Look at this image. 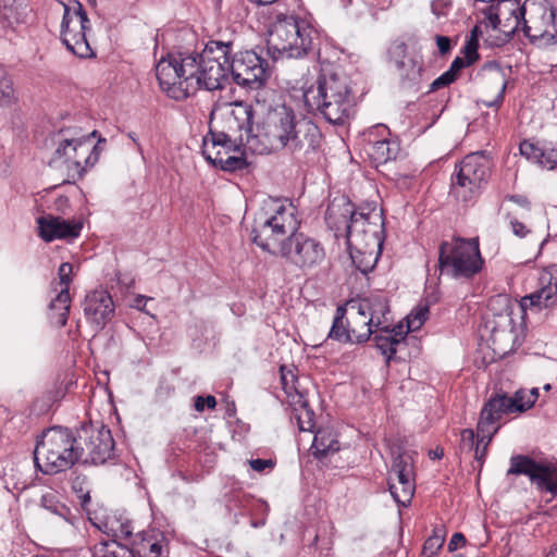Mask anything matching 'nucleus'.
<instances>
[{"label":"nucleus","mask_w":557,"mask_h":557,"mask_svg":"<svg viewBox=\"0 0 557 557\" xmlns=\"http://www.w3.org/2000/svg\"><path fill=\"white\" fill-rule=\"evenodd\" d=\"M319 127L308 120H297L294 111L285 106L268 111L256 132L247 138L249 148L258 153L285 149L294 158H307L321 145Z\"/></svg>","instance_id":"f257e3e1"},{"label":"nucleus","mask_w":557,"mask_h":557,"mask_svg":"<svg viewBox=\"0 0 557 557\" xmlns=\"http://www.w3.org/2000/svg\"><path fill=\"white\" fill-rule=\"evenodd\" d=\"M486 25L512 34L523 24L524 35L539 47L557 45V15L548 0H499L486 11Z\"/></svg>","instance_id":"f03ea898"},{"label":"nucleus","mask_w":557,"mask_h":557,"mask_svg":"<svg viewBox=\"0 0 557 557\" xmlns=\"http://www.w3.org/2000/svg\"><path fill=\"white\" fill-rule=\"evenodd\" d=\"M304 101L331 124H343L354 107L350 79L343 71L324 72L305 90Z\"/></svg>","instance_id":"7ed1b4c3"},{"label":"nucleus","mask_w":557,"mask_h":557,"mask_svg":"<svg viewBox=\"0 0 557 557\" xmlns=\"http://www.w3.org/2000/svg\"><path fill=\"white\" fill-rule=\"evenodd\" d=\"M267 218L255 221L252 242L262 250L273 253L286 238L298 234L297 209L292 202L271 200L267 205Z\"/></svg>","instance_id":"20e7f679"},{"label":"nucleus","mask_w":557,"mask_h":557,"mask_svg":"<svg viewBox=\"0 0 557 557\" xmlns=\"http://www.w3.org/2000/svg\"><path fill=\"white\" fill-rule=\"evenodd\" d=\"M35 466L45 474L65 471L79 461L76 437L69 429L53 426L42 433L34 449Z\"/></svg>","instance_id":"39448f33"},{"label":"nucleus","mask_w":557,"mask_h":557,"mask_svg":"<svg viewBox=\"0 0 557 557\" xmlns=\"http://www.w3.org/2000/svg\"><path fill=\"white\" fill-rule=\"evenodd\" d=\"M195 53L171 52L156 65V76L161 89L174 100H184L198 90L195 78Z\"/></svg>","instance_id":"423d86ee"},{"label":"nucleus","mask_w":557,"mask_h":557,"mask_svg":"<svg viewBox=\"0 0 557 557\" xmlns=\"http://www.w3.org/2000/svg\"><path fill=\"white\" fill-rule=\"evenodd\" d=\"M478 238H453L443 242L438 250V268L441 274L453 278L470 280L483 269Z\"/></svg>","instance_id":"0eeeda50"},{"label":"nucleus","mask_w":557,"mask_h":557,"mask_svg":"<svg viewBox=\"0 0 557 557\" xmlns=\"http://www.w3.org/2000/svg\"><path fill=\"white\" fill-rule=\"evenodd\" d=\"M317 32L305 20L295 15L278 18L270 32V49L287 58H302L314 47Z\"/></svg>","instance_id":"6e6552de"},{"label":"nucleus","mask_w":557,"mask_h":557,"mask_svg":"<svg viewBox=\"0 0 557 557\" xmlns=\"http://www.w3.org/2000/svg\"><path fill=\"white\" fill-rule=\"evenodd\" d=\"M232 42L219 40L209 41L201 53L196 57L195 78L198 81V89L205 87L207 90L223 89L228 83L230 55Z\"/></svg>","instance_id":"1a4fd4ad"},{"label":"nucleus","mask_w":557,"mask_h":557,"mask_svg":"<svg viewBox=\"0 0 557 557\" xmlns=\"http://www.w3.org/2000/svg\"><path fill=\"white\" fill-rule=\"evenodd\" d=\"M364 309H368V305L361 306L358 299H351L345 305L338 306L327 338L350 344L369 341L376 329L372 326V320L367 315Z\"/></svg>","instance_id":"9d476101"},{"label":"nucleus","mask_w":557,"mask_h":557,"mask_svg":"<svg viewBox=\"0 0 557 557\" xmlns=\"http://www.w3.org/2000/svg\"><path fill=\"white\" fill-rule=\"evenodd\" d=\"M490 176L488 161L480 153L466 156L451 176L450 193L463 202L476 198Z\"/></svg>","instance_id":"9b49d317"},{"label":"nucleus","mask_w":557,"mask_h":557,"mask_svg":"<svg viewBox=\"0 0 557 557\" xmlns=\"http://www.w3.org/2000/svg\"><path fill=\"white\" fill-rule=\"evenodd\" d=\"M272 255L285 259L287 263L304 273L317 270L326 259L323 244L315 237L302 232L288 236L284 245Z\"/></svg>","instance_id":"f8f14e48"},{"label":"nucleus","mask_w":557,"mask_h":557,"mask_svg":"<svg viewBox=\"0 0 557 557\" xmlns=\"http://www.w3.org/2000/svg\"><path fill=\"white\" fill-rule=\"evenodd\" d=\"M99 154L98 146L92 145L88 137H64L54 151L53 161L63 162L71 177L81 178L88 168L97 163Z\"/></svg>","instance_id":"ddd939ff"},{"label":"nucleus","mask_w":557,"mask_h":557,"mask_svg":"<svg viewBox=\"0 0 557 557\" xmlns=\"http://www.w3.org/2000/svg\"><path fill=\"white\" fill-rule=\"evenodd\" d=\"M202 154L209 163L223 171L234 172L247 166L240 146L230 133L210 132V135L203 138Z\"/></svg>","instance_id":"4468645a"},{"label":"nucleus","mask_w":557,"mask_h":557,"mask_svg":"<svg viewBox=\"0 0 557 557\" xmlns=\"http://www.w3.org/2000/svg\"><path fill=\"white\" fill-rule=\"evenodd\" d=\"M88 28L87 13L78 1H72L64 5L61 39L67 50L79 58H87L92 54L86 36Z\"/></svg>","instance_id":"2eb2a0df"},{"label":"nucleus","mask_w":557,"mask_h":557,"mask_svg":"<svg viewBox=\"0 0 557 557\" xmlns=\"http://www.w3.org/2000/svg\"><path fill=\"white\" fill-rule=\"evenodd\" d=\"M527 475L540 492L557 495V465L547 461H536L525 455L510 458L507 475Z\"/></svg>","instance_id":"dca6fc26"},{"label":"nucleus","mask_w":557,"mask_h":557,"mask_svg":"<svg viewBox=\"0 0 557 557\" xmlns=\"http://www.w3.org/2000/svg\"><path fill=\"white\" fill-rule=\"evenodd\" d=\"M233 81L243 87L257 89L270 76L269 62L253 50L236 52L230 62Z\"/></svg>","instance_id":"f3484780"},{"label":"nucleus","mask_w":557,"mask_h":557,"mask_svg":"<svg viewBox=\"0 0 557 557\" xmlns=\"http://www.w3.org/2000/svg\"><path fill=\"white\" fill-rule=\"evenodd\" d=\"M370 238L376 242V245H383L384 240V219L381 209L371 208L360 209L350 216V225L346 240L348 246H356V243L368 244Z\"/></svg>","instance_id":"a211bd4d"},{"label":"nucleus","mask_w":557,"mask_h":557,"mask_svg":"<svg viewBox=\"0 0 557 557\" xmlns=\"http://www.w3.org/2000/svg\"><path fill=\"white\" fill-rule=\"evenodd\" d=\"M84 435L76 438L79 461L91 465H103L112 457L114 440L111 431L106 428L84 430Z\"/></svg>","instance_id":"6ab92c4d"},{"label":"nucleus","mask_w":557,"mask_h":557,"mask_svg":"<svg viewBox=\"0 0 557 557\" xmlns=\"http://www.w3.org/2000/svg\"><path fill=\"white\" fill-rule=\"evenodd\" d=\"M284 370L285 367H281L282 384L287 395V401L292 407L290 419L292 421H296L299 431L312 432L315 425L314 412L310 407L308 397L296 387L288 385V377Z\"/></svg>","instance_id":"aec40b11"},{"label":"nucleus","mask_w":557,"mask_h":557,"mask_svg":"<svg viewBox=\"0 0 557 557\" xmlns=\"http://www.w3.org/2000/svg\"><path fill=\"white\" fill-rule=\"evenodd\" d=\"M84 314L97 330H102L114 315V304L109 292L96 289L83 302Z\"/></svg>","instance_id":"412c9836"},{"label":"nucleus","mask_w":557,"mask_h":557,"mask_svg":"<svg viewBox=\"0 0 557 557\" xmlns=\"http://www.w3.org/2000/svg\"><path fill=\"white\" fill-rule=\"evenodd\" d=\"M519 409L506 393H497L488 398L481 409L480 418L476 424V430L486 432L499 426L503 418L517 413Z\"/></svg>","instance_id":"4be33fe9"},{"label":"nucleus","mask_w":557,"mask_h":557,"mask_svg":"<svg viewBox=\"0 0 557 557\" xmlns=\"http://www.w3.org/2000/svg\"><path fill=\"white\" fill-rule=\"evenodd\" d=\"M38 234L47 243L55 239H73L79 236L83 223L46 214L37 218Z\"/></svg>","instance_id":"5701e85b"},{"label":"nucleus","mask_w":557,"mask_h":557,"mask_svg":"<svg viewBox=\"0 0 557 557\" xmlns=\"http://www.w3.org/2000/svg\"><path fill=\"white\" fill-rule=\"evenodd\" d=\"M482 87L486 90L495 89L496 97L493 100H483V104L488 108L498 109L505 97L507 79L504 71L498 64L485 65L480 73Z\"/></svg>","instance_id":"b1692460"},{"label":"nucleus","mask_w":557,"mask_h":557,"mask_svg":"<svg viewBox=\"0 0 557 557\" xmlns=\"http://www.w3.org/2000/svg\"><path fill=\"white\" fill-rule=\"evenodd\" d=\"M355 212L352 205L344 198L334 199L327 206L325 221L329 227L335 232L336 237H346L350 225V216L355 215Z\"/></svg>","instance_id":"393cba45"},{"label":"nucleus","mask_w":557,"mask_h":557,"mask_svg":"<svg viewBox=\"0 0 557 557\" xmlns=\"http://www.w3.org/2000/svg\"><path fill=\"white\" fill-rule=\"evenodd\" d=\"M359 304L363 306L364 304L368 305V309H364V312L369 318H371V323L374 329H376V332H388L389 326L393 325L389 314V305L388 300L383 295H371L366 298L358 299Z\"/></svg>","instance_id":"a878e982"},{"label":"nucleus","mask_w":557,"mask_h":557,"mask_svg":"<svg viewBox=\"0 0 557 557\" xmlns=\"http://www.w3.org/2000/svg\"><path fill=\"white\" fill-rule=\"evenodd\" d=\"M164 536L160 531L148 530L139 532L131 542V553L138 557H159L162 553Z\"/></svg>","instance_id":"bb28decb"},{"label":"nucleus","mask_w":557,"mask_h":557,"mask_svg":"<svg viewBox=\"0 0 557 557\" xmlns=\"http://www.w3.org/2000/svg\"><path fill=\"white\" fill-rule=\"evenodd\" d=\"M383 245H376L370 238L368 244L356 243V246H348L350 258L356 268L363 274L370 272L377 262Z\"/></svg>","instance_id":"cd10ccee"},{"label":"nucleus","mask_w":557,"mask_h":557,"mask_svg":"<svg viewBox=\"0 0 557 557\" xmlns=\"http://www.w3.org/2000/svg\"><path fill=\"white\" fill-rule=\"evenodd\" d=\"M519 150L523 157L537 163L543 169H557V148L541 146L539 143L531 140H523L520 144Z\"/></svg>","instance_id":"c85d7f7f"},{"label":"nucleus","mask_w":557,"mask_h":557,"mask_svg":"<svg viewBox=\"0 0 557 557\" xmlns=\"http://www.w3.org/2000/svg\"><path fill=\"white\" fill-rule=\"evenodd\" d=\"M377 349L386 357L388 366L397 351V346L405 339L407 332L403 325H391L388 332H375L372 334Z\"/></svg>","instance_id":"c756f323"},{"label":"nucleus","mask_w":557,"mask_h":557,"mask_svg":"<svg viewBox=\"0 0 557 557\" xmlns=\"http://www.w3.org/2000/svg\"><path fill=\"white\" fill-rule=\"evenodd\" d=\"M227 116L228 132L245 131L247 138L256 132L252 127V107L246 102H234Z\"/></svg>","instance_id":"7c9ffc66"},{"label":"nucleus","mask_w":557,"mask_h":557,"mask_svg":"<svg viewBox=\"0 0 557 557\" xmlns=\"http://www.w3.org/2000/svg\"><path fill=\"white\" fill-rule=\"evenodd\" d=\"M72 272L73 265L70 262H63L60 264L58 271L60 290L55 298L52 299V307L59 304L61 309H63L62 314L60 315L61 324L69 319L71 308L70 284L72 282Z\"/></svg>","instance_id":"2f4dec72"},{"label":"nucleus","mask_w":557,"mask_h":557,"mask_svg":"<svg viewBox=\"0 0 557 557\" xmlns=\"http://www.w3.org/2000/svg\"><path fill=\"white\" fill-rule=\"evenodd\" d=\"M407 481L414 482L413 458L408 451H401L394 457L388 482L405 483Z\"/></svg>","instance_id":"473e14b6"},{"label":"nucleus","mask_w":557,"mask_h":557,"mask_svg":"<svg viewBox=\"0 0 557 557\" xmlns=\"http://www.w3.org/2000/svg\"><path fill=\"white\" fill-rule=\"evenodd\" d=\"M312 455L319 459H322L330 454H334L339 450V442L332 430L320 429L315 432L313 443L311 446Z\"/></svg>","instance_id":"72a5a7b5"},{"label":"nucleus","mask_w":557,"mask_h":557,"mask_svg":"<svg viewBox=\"0 0 557 557\" xmlns=\"http://www.w3.org/2000/svg\"><path fill=\"white\" fill-rule=\"evenodd\" d=\"M400 153L399 144L396 140L383 138L371 144L369 156L376 165L396 160Z\"/></svg>","instance_id":"f704fd0d"},{"label":"nucleus","mask_w":557,"mask_h":557,"mask_svg":"<svg viewBox=\"0 0 557 557\" xmlns=\"http://www.w3.org/2000/svg\"><path fill=\"white\" fill-rule=\"evenodd\" d=\"M72 491L75 493L77 498L81 502V506L84 510L89 509L90 505V492H91V482L88 476L77 470L71 472L70 476Z\"/></svg>","instance_id":"c9c22d12"},{"label":"nucleus","mask_w":557,"mask_h":557,"mask_svg":"<svg viewBox=\"0 0 557 557\" xmlns=\"http://www.w3.org/2000/svg\"><path fill=\"white\" fill-rule=\"evenodd\" d=\"M40 506L55 517L73 523L74 516L70 507L61 503L53 493H46L40 498Z\"/></svg>","instance_id":"e433bc0d"},{"label":"nucleus","mask_w":557,"mask_h":557,"mask_svg":"<svg viewBox=\"0 0 557 557\" xmlns=\"http://www.w3.org/2000/svg\"><path fill=\"white\" fill-rule=\"evenodd\" d=\"M388 487L395 502L401 506H407L410 504L416 490L414 482L411 481L398 484L388 482Z\"/></svg>","instance_id":"4c0bfd02"},{"label":"nucleus","mask_w":557,"mask_h":557,"mask_svg":"<svg viewBox=\"0 0 557 557\" xmlns=\"http://www.w3.org/2000/svg\"><path fill=\"white\" fill-rule=\"evenodd\" d=\"M429 304L420 302L408 315H407V330L405 332H416L421 329L426 319L429 318Z\"/></svg>","instance_id":"58836bf2"},{"label":"nucleus","mask_w":557,"mask_h":557,"mask_svg":"<svg viewBox=\"0 0 557 557\" xmlns=\"http://www.w3.org/2000/svg\"><path fill=\"white\" fill-rule=\"evenodd\" d=\"M499 426L494 428L493 430L481 432L476 430V444L474 450V458L479 462H483L486 454L490 443L492 442L494 435L498 432Z\"/></svg>","instance_id":"ea45409f"},{"label":"nucleus","mask_w":557,"mask_h":557,"mask_svg":"<svg viewBox=\"0 0 557 557\" xmlns=\"http://www.w3.org/2000/svg\"><path fill=\"white\" fill-rule=\"evenodd\" d=\"M15 92L13 83L7 71L0 65V107H7L14 102Z\"/></svg>","instance_id":"a19ab883"},{"label":"nucleus","mask_w":557,"mask_h":557,"mask_svg":"<svg viewBox=\"0 0 557 557\" xmlns=\"http://www.w3.org/2000/svg\"><path fill=\"white\" fill-rule=\"evenodd\" d=\"M110 529L113 535L121 540H128L133 535V523L129 520H113L111 521Z\"/></svg>","instance_id":"79ce46f5"},{"label":"nucleus","mask_w":557,"mask_h":557,"mask_svg":"<svg viewBox=\"0 0 557 557\" xmlns=\"http://www.w3.org/2000/svg\"><path fill=\"white\" fill-rule=\"evenodd\" d=\"M443 544H444V535L435 533L425 540V542L423 544V548H422V554L425 557H433L438 553V550L442 548Z\"/></svg>","instance_id":"37998d69"},{"label":"nucleus","mask_w":557,"mask_h":557,"mask_svg":"<svg viewBox=\"0 0 557 557\" xmlns=\"http://www.w3.org/2000/svg\"><path fill=\"white\" fill-rule=\"evenodd\" d=\"M126 549L121 547L115 541L104 543L103 548L96 554V557H124Z\"/></svg>","instance_id":"c03bdc74"},{"label":"nucleus","mask_w":557,"mask_h":557,"mask_svg":"<svg viewBox=\"0 0 557 557\" xmlns=\"http://www.w3.org/2000/svg\"><path fill=\"white\" fill-rule=\"evenodd\" d=\"M478 436L472 429H465L460 433L461 449L472 451L475 448Z\"/></svg>","instance_id":"a18cd8bd"},{"label":"nucleus","mask_w":557,"mask_h":557,"mask_svg":"<svg viewBox=\"0 0 557 557\" xmlns=\"http://www.w3.org/2000/svg\"><path fill=\"white\" fill-rule=\"evenodd\" d=\"M478 48L479 42H475L474 39L467 40L462 49L467 64H473L479 59Z\"/></svg>","instance_id":"49530a36"},{"label":"nucleus","mask_w":557,"mask_h":557,"mask_svg":"<svg viewBox=\"0 0 557 557\" xmlns=\"http://www.w3.org/2000/svg\"><path fill=\"white\" fill-rule=\"evenodd\" d=\"M216 406V399L212 395L208 396H197L195 398V410L198 412H202L205 408L214 409Z\"/></svg>","instance_id":"de8ad7c7"},{"label":"nucleus","mask_w":557,"mask_h":557,"mask_svg":"<svg viewBox=\"0 0 557 557\" xmlns=\"http://www.w3.org/2000/svg\"><path fill=\"white\" fill-rule=\"evenodd\" d=\"M509 399L519 408L517 409V413L524 412L531 408V405L527 404L528 395L525 391H517L513 396H509Z\"/></svg>","instance_id":"09e8293b"},{"label":"nucleus","mask_w":557,"mask_h":557,"mask_svg":"<svg viewBox=\"0 0 557 557\" xmlns=\"http://www.w3.org/2000/svg\"><path fill=\"white\" fill-rule=\"evenodd\" d=\"M450 7L451 3L447 0H434L431 3L432 13L438 18L446 16Z\"/></svg>","instance_id":"8fccbe9b"},{"label":"nucleus","mask_w":557,"mask_h":557,"mask_svg":"<svg viewBox=\"0 0 557 557\" xmlns=\"http://www.w3.org/2000/svg\"><path fill=\"white\" fill-rule=\"evenodd\" d=\"M453 82H455V78L450 73L446 71L445 73H443L441 76L433 81V83L430 86V91L438 90L443 87L448 86Z\"/></svg>","instance_id":"3c124183"},{"label":"nucleus","mask_w":557,"mask_h":557,"mask_svg":"<svg viewBox=\"0 0 557 557\" xmlns=\"http://www.w3.org/2000/svg\"><path fill=\"white\" fill-rule=\"evenodd\" d=\"M249 466L252 470L262 472L267 468H273L274 462L271 459H251L249 460Z\"/></svg>","instance_id":"603ef678"},{"label":"nucleus","mask_w":557,"mask_h":557,"mask_svg":"<svg viewBox=\"0 0 557 557\" xmlns=\"http://www.w3.org/2000/svg\"><path fill=\"white\" fill-rule=\"evenodd\" d=\"M435 40H436L438 51L442 55H445L450 51L451 45H450V39L448 37L436 35Z\"/></svg>","instance_id":"864d4df0"},{"label":"nucleus","mask_w":557,"mask_h":557,"mask_svg":"<svg viewBox=\"0 0 557 557\" xmlns=\"http://www.w3.org/2000/svg\"><path fill=\"white\" fill-rule=\"evenodd\" d=\"M467 60L465 58L457 57L450 64L449 69L447 70L448 73L453 75V77L456 79L459 71L463 69L465 66H468Z\"/></svg>","instance_id":"5fc2aeb1"},{"label":"nucleus","mask_w":557,"mask_h":557,"mask_svg":"<svg viewBox=\"0 0 557 557\" xmlns=\"http://www.w3.org/2000/svg\"><path fill=\"white\" fill-rule=\"evenodd\" d=\"M466 545V537L462 533H455L453 534L449 543H448V549L449 552H454L460 547H463Z\"/></svg>","instance_id":"6e6d98bb"},{"label":"nucleus","mask_w":557,"mask_h":557,"mask_svg":"<svg viewBox=\"0 0 557 557\" xmlns=\"http://www.w3.org/2000/svg\"><path fill=\"white\" fill-rule=\"evenodd\" d=\"M49 310H50V318L51 320L59 326V327H63L66 325L67 323V320L61 324L60 322V315L62 314V311L63 309H61V306L59 304H57L54 307H52V301L50 302L49 305Z\"/></svg>","instance_id":"4d7b16f0"},{"label":"nucleus","mask_w":557,"mask_h":557,"mask_svg":"<svg viewBox=\"0 0 557 557\" xmlns=\"http://www.w3.org/2000/svg\"><path fill=\"white\" fill-rule=\"evenodd\" d=\"M510 225L515 235L519 237H523L527 235L528 230L523 223L519 222L518 220H511Z\"/></svg>","instance_id":"13d9d810"},{"label":"nucleus","mask_w":557,"mask_h":557,"mask_svg":"<svg viewBox=\"0 0 557 557\" xmlns=\"http://www.w3.org/2000/svg\"><path fill=\"white\" fill-rule=\"evenodd\" d=\"M527 395H528L527 404L531 405V407H532L539 397V389L532 388L531 391L527 392Z\"/></svg>","instance_id":"bf43d9fd"},{"label":"nucleus","mask_w":557,"mask_h":557,"mask_svg":"<svg viewBox=\"0 0 557 557\" xmlns=\"http://www.w3.org/2000/svg\"><path fill=\"white\" fill-rule=\"evenodd\" d=\"M54 205L58 210H62L63 207L69 205V198L65 196H60L55 199Z\"/></svg>","instance_id":"052dcab7"},{"label":"nucleus","mask_w":557,"mask_h":557,"mask_svg":"<svg viewBox=\"0 0 557 557\" xmlns=\"http://www.w3.org/2000/svg\"><path fill=\"white\" fill-rule=\"evenodd\" d=\"M482 29L480 25H475L471 30V36L469 39H474L475 42H479V37L482 35Z\"/></svg>","instance_id":"680f3d73"},{"label":"nucleus","mask_w":557,"mask_h":557,"mask_svg":"<svg viewBox=\"0 0 557 557\" xmlns=\"http://www.w3.org/2000/svg\"><path fill=\"white\" fill-rule=\"evenodd\" d=\"M421 71H422V67L421 66H418L417 69H413V72L411 75H407L408 79L410 81H416L420 74H421Z\"/></svg>","instance_id":"e2e57ef3"},{"label":"nucleus","mask_w":557,"mask_h":557,"mask_svg":"<svg viewBox=\"0 0 557 557\" xmlns=\"http://www.w3.org/2000/svg\"><path fill=\"white\" fill-rule=\"evenodd\" d=\"M546 557H557V546L556 547H553L548 554L546 555Z\"/></svg>","instance_id":"0e129e2a"},{"label":"nucleus","mask_w":557,"mask_h":557,"mask_svg":"<svg viewBox=\"0 0 557 557\" xmlns=\"http://www.w3.org/2000/svg\"><path fill=\"white\" fill-rule=\"evenodd\" d=\"M509 199L512 201H516V202H524L525 201V199L522 200L521 197H519V196H510Z\"/></svg>","instance_id":"69168bd1"},{"label":"nucleus","mask_w":557,"mask_h":557,"mask_svg":"<svg viewBox=\"0 0 557 557\" xmlns=\"http://www.w3.org/2000/svg\"><path fill=\"white\" fill-rule=\"evenodd\" d=\"M376 129H377V131H382V132H384V133H388L387 127H386V126H383V125H379V126H376Z\"/></svg>","instance_id":"338daca9"},{"label":"nucleus","mask_w":557,"mask_h":557,"mask_svg":"<svg viewBox=\"0 0 557 557\" xmlns=\"http://www.w3.org/2000/svg\"><path fill=\"white\" fill-rule=\"evenodd\" d=\"M143 300H144V297H143V296L137 297V298H136V306H137V307H139V306H140V304L143 302Z\"/></svg>","instance_id":"774afa93"}]
</instances>
